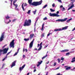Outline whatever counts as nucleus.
I'll return each mask as SVG.
<instances>
[{"mask_svg": "<svg viewBox=\"0 0 75 75\" xmlns=\"http://www.w3.org/2000/svg\"><path fill=\"white\" fill-rule=\"evenodd\" d=\"M28 1L29 4H31L32 6H37L41 5L42 3V0L39 1L33 2L32 3L33 0H28Z\"/></svg>", "mask_w": 75, "mask_h": 75, "instance_id": "obj_1", "label": "nucleus"}, {"mask_svg": "<svg viewBox=\"0 0 75 75\" xmlns=\"http://www.w3.org/2000/svg\"><path fill=\"white\" fill-rule=\"evenodd\" d=\"M31 24V20L29 19L27 20L25 19L23 24V26H30Z\"/></svg>", "mask_w": 75, "mask_h": 75, "instance_id": "obj_2", "label": "nucleus"}, {"mask_svg": "<svg viewBox=\"0 0 75 75\" xmlns=\"http://www.w3.org/2000/svg\"><path fill=\"white\" fill-rule=\"evenodd\" d=\"M50 16H51V17H59V15L58 14H56L55 13H53L52 14L51 13H50L49 14Z\"/></svg>", "mask_w": 75, "mask_h": 75, "instance_id": "obj_3", "label": "nucleus"}, {"mask_svg": "<svg viewBox=\"0 0 75 75\" xmlns=\"http://www.w3.org/2000/svg\"><path fill=\"white\" fill-rule=\"evenodd\" d=\"M4 33H2L1 36L0 38V41L1 42L3 40L4 38Z\"/></svg>", "mask_w": 75, "mask_h": 75, "instance_id": "obj_4", "label": "nucleus"}, {"mask_svg": "<svg viewBox=\"0 0 75 75\" xmlns=\"http://www.w3.org/2000/svg\"><path fill=\"white\" fill-rule=\"evenodd\" d=\"M14 41H15V40H13L10 44L11 47H12L13 48H14Z\"/></svg>", "mask_w": 75, "mask_h": 75, "instance_id": "obj_5", "label": "nucleus"}, {"mask_svg": "<svg viewBox=\"0 0 75 75\" xmlns=\"http://www.w3.org/2000/svg\"><path fill=\"white\" fill-rule=\"evenodd\" d=\"M17 1V0H15L14 1H13V6H15V8L17 10H18V8H17V7H18V5L17 4H15V3H16V2Z\"/></svg>", "mask_w": 75, "mask_h": 75, "instance_id": "obj_6", "label": "nucleus"}, {"mask_svg": "<svg viewBox=\"0 0 75 75\" xmlns=\"http://www.w3.org/2000/svg\"><path fill=\"white\" fill-rule=\"evenodd\" d=\"M67 18H65L64 19H59L56 21H59L60 22H63L67 20Z\"/></svg>", "mask_w": 75, "mask_h": 75, "instance_id": "obj_7", "label": "nucleus"}, {"mask_svg": "<svg viewBox=\"0 0 75 75\" xmlns=\"http://www.w3.org/2000/svg\"><path fill=\"white\" fill-rule=\"evenodd\" d=\"M34 39H33V41L30 42L29 45V48H31L33 47V42H34Z\"/></svg>", "mask_w": 75, "mask_h": 75, "instance_id": "obj_8", "label": "nucleus"}, {"mask_svg": "<svg viewBox=\"0 0 75 75\" xmlns=\"http://www.w3.org/2000/svg\"><path fill=\"white\" fill-rule=\"evenodd\" d=\"M8 48H5L3 50V53L4 54H7V51H8Z\"/></svg>", "mask_w": 75, "mask_h": 75, "instance_id": "obj_9", "label": "nucleus"}, {"mask_svg": "<svg viewBox=\"0 0 75 75\" xmlns=\"http://www.w3.org/2000/svg\"><path fill=\"white\" fill-rule=\"evenodd\" d=\"M16 61H15L12 63V64L11 65V68H12L13 67H14V66L16 65Z\"/></svg>", "mask_w": 75, "mask_h": 75, "instance_id": "obj_10", "label": "nucleus"}, {"mask_svg": "<svg viewBox=\"0 0 75 75\" xmlns=\"http://www.w3.org/2000/svg\"><path fill=\"white\" fill-rule=\"evenodd\" d=\"M25 64H24L23 66H22V68L21 67H20V71H21L23 69V68L25 67Z\"/></svg>", "mask_w": 75, "mask_h": 75, "instance_id": "obj_11", "label": "nucleus"}, {"mask_svg": "<svg viewBox=\"0 0 75 75\" xmlns=\"http://www.w3.org/2000/svg\"><path fill=\"white\" fill-rule=\"evenodd\" d=\"M68 51H69V50L66 49L61 51V52H68Z\"/></svg>", "mask_w": 75, "mask_h": 75, "instance_id": "obj_12", "label": "nucleus"}, {"mask_svg": "<svg viewBox=\"0 0 75 75\" xmlns=\"http://www.w3.org/2000/svg\"><path fill=\"white\" fill-rule=\"evenodd\" d=\"M68 27V26H65L64 27L62 28V29H61V31H62V30H66Z\"/></svg>", "mask_w": 75, "mask_h": 75, "instance_id": "obj_13", "label": "nucleus"}, {"mask_svg": "<svg viewBox=\"0 0 75 75\" xmlns=\"http://www.w3.org/2000/svg\"><path fill=\"white\" fill-rule=\"evenodd\" d=\"M34 36V34H31L30 35V39H31L32 38H33V37Z\"/></svg>", "mask_w": 75, "mask_h": 75, "instance_id": "obj_14", "label": "nucleus"}, {"mask_svg": "<svg viewBox=\"0 0 75 75\" xmlns=\"http://www.w3.org/2000/svg\"><path fill=\"white\" fill-rule=\"evenodd\" d=\"M61 31V29H56L54 30V31Z\"/></svg>", "mask_w": 75, "mask_h": 75, "instance_id": "obj_15", "label": "nucleus"}, {"mask_svg": "<svg viewBox=\"0 0 75 75\" xmlns=\"http://www.w3.org/2000/svg\"><path fill=\"white\" fill-rule=\"evenodd\" d=\"M44 23H43L42 25V29H41V31H43L44 30Z\"/></svg>", "mask_w": 75, "mask_h": 75, "instance_id": "obj_16", "label": "nucleus"}, {"mask_svg": "<svg viewBox=\"0 0 75 75\" xmlns=\"http://www.w3.org/2000/svg\"><path fill=\"white\" fill-rule=\"evenodd\" d=\"M23 6H24V3H23L22 5V7L23 11H25V9H24V8Z\"/></svg>", "mask_w": 75, "mask_h": 75, "instance_id": "obj_17", "label": "nucleus"}, {"mask_svg": "<svg viewBox=\"0 0 75 75\" xmlns=\"http://www.w3.org/2000/svg\"><path fill=\"white\" fill-rule=\"evenodd\" d=\"M24 40L25 41H29V40H30V38H28V39L25 38L24 39Z\"/></svg>", "mask_w": 75, "mask_h": 75, "instance_id": "obj_18", "label": "nucleus"}, {"mask_svg": "<svg viewBox=\"0 0 75 75\" xmlns=\"http://www.w3.org/2000/svg\"><path fill=\"white\" fill-rule=\"evenodd\" d=\"M71 67H67V68H66V70H69V69H71Z\"/></svg>", "mask_w": 75, "mask_h": 75, "instance_id": "obj_19", "label": "nucleus"}, {"mask_svg": "<svg viewBox=\"0 0 75 75\" xmlns=\"http://www.w3.org/2000/svg\"><path fill=\"white\" fill-rule=\"evenodd\" d=\"M72 18H71L70 19L67 20V23H69V21H70V20H72Z\"/></svg>", "mask_w": 75, "mask_h": 75, "instance_id": "obj_20", "label": "nucleus"}, {"mask_svg": "<svg viewBox=\"0 0 75 75\" xmlns=\"http://www.w3.org/2000/svg\"><path fill=\"white\" fill-rule=\"evenodd\" d=\"M47 57V54H46V56L42 57V59H44V58H46V57Z\"/></svg>", "mask_w": 75, "mask_h": 75, "instance_id": "obj_21", "label": "nucleus"}, {"mask_svg": "<svg viewBox=\"0 0 75 75\" xmlns=\"http://www.w3.org/2000/svg\"><path fill=\"white\" fill-rule=\"evenodd\" d=\"M42 46H40L39 48L38 49V51H40V50L42 49Z\"/></svg>", "mask_w": 75, "mask_h": 75, "instance_id": "obj_22", "label": "nucleus"}, {"mask_svg": "<svg viewBox=\"0 0 75 75\" xmlns=\"http://www.w3.org/2000/svg\"><path fill=\"white\" fill-rule=\"evenodd\" d=\"M6 19H8L10 18V17L8 16V15H7V16H6Z\"/></svg>", "mask_w": 75, "mask_h": 75, "instance_id": "obj_23", "label": "nucleus"}, {"mask_svg": "<svg viewBox=\"0 0 75 75\" xmlns=\"http://www.w3.org/2000/svg\"><path fill=\"white\" fill-rule=\"evenodd\" d=\"M50 10L51 12H54L55 11V10L52 9V8H50Z\"/></svg>", "mask_w": 75, "mask_h": 75, "instance_id": "obj_24", "label": "nucleus"}, {"mask_svg": "<svg viewBox=\"0 0 75 75\" xmlns=\"http://www.w3.org/2000/svg\"><path fill=\"white\" fill-rule=\"evenodd\" d=\"M2 51H3V50L0 49V55H1Z\"/></svg>", "mask_w": 75, "mask_h": 75, "instance_id": "obj_25", "label": "nucleus"}, {"mask_svg": "<svg viewBox=\"0 0 75 75\" xmlns=\"http://www.w3.org/2000/svg\"><path fill=\"white\" fill-rule=\"evenodd\" d=\"M42 61L41 60L40 62H38V64H39V65H41V63H42Z\"/></svg>", "mask_w": 75, "mask_h": 75, "instance_id": "obj_26", "label": "nucleus"}, {"mask_svg": "<svg viewBox=\"0 0 75 75\" xmlns=\"http://www.w3.org/2000/svg\"><path fill=\"white\" fill-rule=\"evenodd\" d=\"M37 12V10H35V11H33V13L34 14H35V13H36V12Z\"/></svg>", "mask_w": 75, "mask_h": 75, "instance_id": "obj_27", "label": "nucleus"}, {"mask_svg": "<svg viewBox=\"0 0 75 75\" xmlns=\"http://www.w3.org/2000/svg\"><path fill=\"white\" fill-rule=\"evenodd\" d=\"M11 51L10 52H8L6 55V57H7L8 56V54H10V53H11Z\"/></svg>", "mask_w": 75, "mask_h": 75, "instance_id": "obj_28", "label": "nucleus"}, {"mask_svg": "<svg viewBox=\"0 0 75 75\" xmlns=\"http://www.w3.org/2000/svg\"><path fill=\"white\" fill-rule=\"evenodd\" d=\"M47 6H48V5L47 4L45 5L44 6H43V8H45V7H47Z\"/></svg>", "mask_w": 75, "mask_h": 75, "instance_id": "obj_29", "label": "nucleus"}, {"mask_svg": "<svg viewBox=\"0 0 75 75\" xmlns=\"http://www.w3.org/2000/svg\"><path fill=\"white\" fill-rule=\"evenodd\" d=\"M66 55H67V56L68 55H70V53L69 52L67 53L66 54Z\"/></svg>", "mask_w": 75, "mask_h": 75, "instance_id": "obj_30", "label": "nucleus"}, {"mask_svg": "<svg viewBox=\"0 0 75 75\" xmlns=\"http://www.w3.org/2000/svg\"><path fill=\"white\" fill-rule=\"evenodd\" d=\"M16 20H17V19H14L13 20L12 22H15V21H16Z\"/></svg>", "mask_w": 75, "mask_h": 75, "instance_id": "obj_31", "label": "nucleus"}, {"mask_svg": "<svg viewBox=\"0 0 75 75\" xmlns=\"http://www.w3.org/2000/svg\"><path fill=\"white\" fill-rule=\"evenodd\" d=\"M41 36L42 38L43 37H44V34L43 33L42 34Z\"/></svg>", "mask_w": 75, "mask_h": 75, "instance_id": "obj_32", "label": "nucleus"}, {"mask_svg": "<svg viewBox=\"0 0 75 75\" xmlns=\"http://www.w3.org/2000/svg\"><path fill=\"white\" fill-rule=\"evenodd\" d=\"M30 12H31V11L30 10H29L27 12V13L28 14H30Z\"/></svg>", "mask_w": 75, "mask_h": 75, "instance_id": "obj_33", "label": "nucleus"}, {"mask_svg": "<svg viewBox=\"0 0 75 75\" xmlns=\"http://www.w3.org/2000/svg\"><path fill=\"white\" fill-rule=\"evenodd\" d=\"M74 7V4H73L71 5V6L70 7H71V8H73Z\"/></svg>", "mask_w": 75, "mask_h": 75, "instance_id": "obj_34", "label": "nucleus"}, {"mask_svg": "<svg viewBox=\"0 0 75 75\" xmlns=\"http://www.w3.org/2000/svg\"><path fill=\"white\" fill-rule=\"evenodd\" d=\"M57 1L59 2H60L61 3H62V1H61V0H57Z\"/></svg>", "mask_w": 75, "mask_h": 75, "instance_id": "obj_35", "label": "nucleus"}, {"mask_svg": "<svg viewBox=\"0 0 75 75\" xmlns=\"http://www.w3.org/2000/svg\"><path fill=\"white\" fill-rule=\"evenodd\" d=\"M58 62L59 63L60 62H61V60L59 59H58Z\"/></svg>", "mask_w": 75, "mask_h": 75, "instance_id": "obj_36", "label": "nucleus"}, {"mask_svg": "<svg viewBox=\"0 0 75 75\" xmlns=\"http://www.w3.org/2000/svg\"><path fill=\"white\" fill-rule=\"evenodd\" d=\"M71 1H72V2H71V3L73 4V3H74V2L75 1V0L74 1L73 0V1H71Z\"/></svg>", "mask_w": 75, "mask_h": 75, "instance_id": "obj_37", "label": "nucleus"}, {"mask_svg": "<svg viewBox=\"0 0 75 75\" xmlns=\"http://www.w3.org/2000/svg\"><path fill=\"white\" fill-rule=\"evenodd\" d=\"M42 42H41L40 45V47H42Z\"/></svg>", "mask_w": 75, "mask_h": 75, "instance_id": "obj_38", "label": "nucleus"}, {"mask_svg": "<svg viewBox=\"0 0 75 75\" xmlns=\"http://www.w3.org/2000/svg\"><path fill=\"white\" fill-rule=\"evenodd\" d=\"M62 10L63 11H64L65 10V8H64V7L63 8Z\"/></svg>", "mask_w": 75, "mask_h": 75, "instance_id": "obj_39", "label": "nucleus"}, {"mask_svg": "<svg viewBox=\"0 0 75 75\" xmlns=\"http://www.w3.org/2000/svg\"><path fill=\"white\" fill-rule=\"evenodd\" d=\"M44 20H46L47 19V17H45L43 19Z\"/></svg>", "mask_w": 75, "mask_h": 75, "instance_id": "obj_40", "label": "nucleus"}, {"mask_svg": "<svg viewBox=\"0 0 75 75\" xmlns=\"http://www.w3.org/2000/svg\"><path fill=\"white\" fill-rule=\"evenodd\" d=\"M52 6L53 7H55V4L54 3L52 4Z\"/></svg>", "mask_w": 75, "mask_h": 75, "instance_id": "obj_41", "label": "nucleus"}, {"mask_svg": "<svg viewBox=\"0 0 75 75\" xmlns=\"http://www.w3.org/2000/svg\"><path fill=\"white\" fill-rule=\"evenodd\" d=\"M18 52H16L14 54V56H15V55H17V53Z\"/></svg>", "mask_w": 75, "mask_h": 75, "instance_id": "obj_42", "label": "nucleus"}, {"mask_svg": "<svg viewBox=\"0 0 75 75\" xmlns=\"http://www.w3.org/2000/svg\"><path fill=\"white\" fill-rule=\"evenodd\" d=\"M20 48L19 47L18 49V50H17V52H19V50H20Z\"/></svg>", "mask_w": 75, "mask_h": 75, "instance_id": "obj_43", "label": "nucleus"}, {"mask_svg": "<svg viewBox=\"0 0 75 75\" xmlns=\"http://www.w3.org/2000/svg\"><path fill=\"white\" fill-rule=\"evenodd\" d=\"M6 58H7V57H5V58H4V59H2V61H4V60H5V59H6Z\"/></svg>", "mask_w": 75, "mask_h": 75, "instance_id": "obj_44", "label": "nucleus"}, {"mask_svg": "<svg viewBox=\"0 0 75 75\" xmlns=\"http://www.w3.org/2000/svg\"><path fill=\"white\" fill-rule=\"evenodd\" d=\"M27 6V4L25 3L24 4V6L25 7V6Z\"/></svg>", "mask_w": 75, "mask_h": 75, "instance_id": "obj_45", "label": "nucleus"}, {"mask_svg": "<svg viewBox=\"0 0 75 75\" xmlns=\"http://www.w3.org/2000/svg\"><path fill=\"white\" fill-rule=\"evenodd\" d=\"M71 8H72L71 7H70L67 10H70V9H71Z\"/></svg>", "mask_w": 75, "mask_h": 75, "instance_id": "obj_46", "label": "nucleus"}, {"mask_svg": "<svg viewBox=\"0 0 75 75\" xmlns=\"http://www.w3.org/2000/svg\"><path fill=\"white\" fill-rule=\"evenodd\" d=\"M71 62H75V59L74 60H72Z\"/></svg>", "mask_w": 75, "mask_h": 75, "instance_id": "obj_47", "label": "nucleus"}, {"mask_svg": "<svg viewBox=\"0 0 75 75\" xmlns=\"http://www.w3.org/2000/svg\"><path fill=\"white\" fill-rule=\"evenodd\" d=\"M64 58L62 57L61 58V60H64Z\"/></svg>", "mask_w": 75, "mask_h": 75, "instance_id": "obj_48", "label": "nucleus"}, {"mask_svg": "<svg viewBox=\"0 0 75 75\" xmlns=\"http://www.w3.org/2000/svg\"><path fill=\"white\" fill-rule=\"evenodd\" d=\"M55 65H56V62H54V66H55Z\"/></svg>", "mask_w": 75, "mask_h": 75, "instance_id": "obj_49", "label": "nucleus"}, {"mask_svg": "<svg viewBox=\"0 0 75 75\" xmlns=\"http://www.w3.org/2000/svg\"><path fill=\"white\" fill-rule=\"evenodd\" d=\"M56 75H63L62 74H60V73H58Z\"/></svg>", "mask_w": 75, "mask_h": 75, "instance_id": "obj_50", "label": "nucleus"}, {"mask_svg": "<svg viewBox=\"0 0 75 75\" xmlns=\"http://www.w3.org/2000/svg\"><path fill=\"white\" fill-rule=\"evenodd\" d=\"M25 55H23V58H25Z\"/></svg>", "mask_w": 75, "mask_h": 75, "instance_id": "obj_51", "label": "nucleus"}, {"mask_svg": "<svg viewBox=\"0 0 75 75\" xmlns=\"http://www.w3.org/2000/svg\"><path fill=\"white\" fill-rule=\"evenodd\" d=\"M36 69H34L33 71V72H36Z\"/></svg>", "mask_w": 75, "mask_h": 75, "instance_id": "obj_52", "label": "nucleus"}, {"mask_svg": "<svg viewBox=\"0 0 75 75\" xmlns=\"http://www.w3.org/2000/svg\"><path fill=\"white\" fill-rule=\"evenodd\" d=\"M59 11H57V14H59Z\"/></svg>", "mask_w": 75, "mask_h": 75, "instance_id": "obj_53", "label": "nucleus"}, {"mask_svg": "<svg viewBox=\"0 0 75 75\" xmlns=\"http://www.w3.org/2000/svg\"><path fill=\"white\" fill-rule=\"evenodd\" d=\"M23 52H24V51H25V49L24 48L23 49Z\"/></svg>", "mask_w": 75, "mask_h": 75, "instance_id": "obj_54", "label": "nucleus"}, {"mask_svg": "<svg viewBox=\"0 0 75 75\" xmlns=\"http://www.w3.org/2000/svg\"><path fill=\"white\" fill-rule=\"evenodd\" d=\"M4 64H3L2 67V68H3L4 67Z\"/></svg>", "mask_w": 75, "mask_h": 75, "instance_id": "obj_55", "label": "nucleus"}, {"mask_svg": "<svg viewBox=\"0 0 75 75\" xmlns=\"http://www.w3.org/2000/svg\"><path fill=\"white\" fill-rule=\"evenodd\" d=\"M50 35V33H49L48 34H47V36H49Z\"/></svg>", "mask_w": 75, "mask_h": 75, "instance_id": "obj_56", "label": "nucleus"}, {"mask_svg": "<svg viewBox=\"0 0 75 75\" xmlns=\"http://www.w3.org/2000/svg\"><path fill=\"white\" fill-rule=\"evenodd\" d=\"M59 67H57L56 69H59Z\"/></svg>", "mask_w": 75, "mask_h": 75, "instance_id": "obj_57", "label": "nucleus"}, {"mask_svg": "<svg viewBox=\"0 0 75 75\" xmlns=\"http://www.w3.org/2000/svg\"><path fill=\"white\" fill-rule=\"evenodd\" d=\"M11 1V4H12V2H13V0H10Z\"/></svg>", "mask_w": 75, "mask_h": 75, "instance_id": "obj_58", "label": "nucleus"}, {"mask_svg": "<svg viewBox=\"0 0 75 75\" xmlns=\"http://www.w3.org/2000/svg\"><path fill=\"white\" fill-rule=\"evenodd\" d=\"M40 65L39 64H38L37 65V67H39V66H40Z\"/></svg>", "mask_w": 75, "mask_h": 75, "instance_id": "obj_59", "label": "nucleus"}, {"mask_svg": "<svg viewBox=\"0 0 75 75\" xmlns=\"http://www.w3.org/2000/svg\"><path fill=\"white\" fill-rule=\"evenodd\" d=\"M48 72H46V75H48Z\"/></svg>", "mask_w": 75, "mask_h": 75, "instance_id": "obj_60", "label": "nucleus"}, {"mask_svg": "<svg viewBox=\"0 0 75 75\" xmlns=\"http://www.w3.org/2000/svg\"><path fill=\"white\" fill-rule=\"evenodd\" d=\"M25 52H27V49H25Z\"/></svg>", "mask_w": 75, "mask_h": 75, "instance_id": "obj_61", "label": "nucleus"}, {"mask_svg": "<svg viewBox=\"0 0 75 75\" xmlns=\"http://www.w3.org/2000/svg\"><path fill=\"white\" fill-rule=\"evenodd\" d=\"M75 59V57L73 58L72 59V60H73V59Z\"/></svg>", "mask_w": 75, "mask_h": 75, "instance_id": "obj_62", "label": "nucleus"}, {"mask_svg": "<svg viewBox=\"0 0 75 75\" xmlns=\"http://www.w3.org/2000/svg\"><path fill=\"white\" fill-rule=\"evenodd\" d=\"M61 8H62V7H63V6L62 5H61L60 7Z\"/></svg>", "mask_w": 75, "mask_h": 75, "instance_id": "obj_63", "label": "nucleus"}, {"mask_svg": "<svg viewBox=\"0 0 75 75\" xmlns=\"http://www.w3.org/2000/svg\"><path fill=\"white\" fill-rule=\"evenodd\" d=\"M72 11L74 12L75 11V10H72Z\"/></svg>", "mask_w": 75, "mask_h": 75, "instance_id": "obj_64", "label": "nucleus"}]
</instances>
